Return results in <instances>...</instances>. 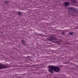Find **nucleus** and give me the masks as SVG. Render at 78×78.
I'll use <instances>...</instances> for the list:
<instances>
[{"label":"nucleus","instance_id":"obj_1","mask_svg":"<svg viewBox=\"0 0 78 78\" xmlns=\"http://www.w3.org/2000/svg\"><path fill=\"white\" fill-rule=\"evenodd\" d=\"M47 67L48 69V71L50 73H54V71L55 72L58 73L59 72L61 69L59 68V66H55V65H49Z\"/></svg>","mask_w":78,"mask_h":78},{"label":"nucleus","instance_id":"obj_2","mask_svg":"<svg viewBox=\"0 0 78 78\" xmlns=\"http://www.w3.org/2000/svg\"><path fill=\"white\" fill-rule=\"evenodd\" d=\"M70 11L71 12V13L73 12H76L77 13L78 12V10L74 7H71L69 8Z\"/></svg>","mask_w":78,"mask_h":78},{"label":"nucleus","instance_id":"obj_3","mask_svg":"<svg viewBox=\"0 0 78 78\" xmlns=\"http://www.w3.org/2000/svg\"><path fill=\"white\" fill-rule=\"evenodd\" d=\"M8 68L7 65L0 63V69H5Z\"/></svg>","mask_w":78,"mask_h":78},{"label":"nucleus","instance_id":"obj_4","mask_svg":"<svg viewBox=\"0 0 78 78\" xmlns=\"http://www.w3.org/2000/svg\"><path fill=\"white\" fill-rule=\"evenodd\" d=\"M70 5V3L68 2H65L62 4L63 6H65V7H67L69 6Z\"/></svg>","mask_w":78,"mask_h":78},{"label":"nucleus","instance_id":"obj_5","mask_svg":"<svg viewBox=\"0 0 78 78\" xmlns=\"http://www.w3.org/2000/svg\"><path fill=\"white\" fill-rule=\"evenodd\" d=\"M70 2L72 3H73V4H76L77 3L76 1V0H71Z\"/></svg>","mask_w":78,"mask_h":78},{"label":"nucleus","instance_id":"obj_6","mask_svg":"<svg viewBox=\"0 0 78 78\" xmlns=\"http://www.w3.org/2000/svg\"><path fill=\"white\" fill-rule=\"evenodd\" d=\"M21 41L22 44H23L24 45H25V44H26V41L25 40L23 39Z\"/></svg>","mask_w":78,"mask_h":78},{"label":"nucleus","instance_id":"obj_7","mask_svg":"<svg viewBox=\"0 0 78 78\" xmlns=\"http://www.w3.org/2000/svg\"><path fill=\"white\" fill-rule=\"evenodd\" d=\"M17 12V14L19 15V16H22V12Z\"/></svg>","mask_w":78,"mask_h":78},{"label":"nucleus","instance_id":"obj_8","mask_svg":"<svg viewBox=\"0 0 78 78\" xmlns=\"http://www.w3.org/2000/svg\"><path fill=\"white\" fill-rule=\"evenodd\" d=\"M69 35H73V34H74V33L73 32H69Z\"/></svg>","mask_w":78,"mask_h":78},{"label":"nucleus","instance_id":"obj_9","mask_svg":"<svg viewBox=\"0 0 78 78\" xmlns=\"http://www.w3.org/2000/svg\"><path fill=\"white\" fill-rule=\"evenodd\" d=\"M8 2H9V1H5V4H8V3H9Z\"/></svg>","mask_w":78,"mask_h":78},{"label":"nucleus","instance_id":"obj_10","mask_svg":"<svg viewBox=\"0 0 78 78\" xmlns=\"http://www.w3.org/2000/svg\"><path fill=\"white\" fill-rule=\"evenodd\" d=\"M53 38H54V37H53V36H51L50 37V38H51V39H52V40H53Z\"/></svg>","mask_w":78,"mask_h":78},{"label":"nucleus","instance_id":"obj_11","mask_svg":"<svg viewBox=\"0 0 78 78\" xmlns=\"http://www.w3.org/2000/svg\"><path fill=\"white\" fill-rule=\"evenodd\" d=\"M53 40H54L55 41H56V40H57V38H56V37H54Z\"/></svg>","mask_w":78,"mask_h":78},{"label":"nucleus","instance_id":"obj_12","mask_svg":"<svg viewBox=\"0 0 78 78\" xmlns=\"http://www.w3.org/2000/svg\"><path fill=\"white\" fill-rule=\"evenodd\" d=\"M53 42H54V43H56V44H58V42L57 41H56V42L53 41Z\"/></svg>","mask_w":78,"mask_h":78},{"label":"nucleus","instance_id":"obj_13","mask_svg":"<svg viewBox=\"0 0 78 78\" xmlns=\"http://www.w3.org/2000/svg\"><path fill=\"white\" fill-rule=\"evenodd\" d=\"M62 34H63L64 35L66 34V33H64V32H62Z\"/></svg>","mask_w":78,"mask_h":78},{"label":"nucleus","instance_id":"obj_14","mask_svg":"<svg viewBox=\"0 0 78 78\" xmlns=\"http://www.w3.org/2000/svg\"><path fill=\"white\" fill-rule=\"evenodd\" d=\"M48 41H51V42L52 41V40L50 39H48Z\"/></svg>","mask_w":78,"mask_h":78},{"label":"nucleus","instance_id":"obj_15","mask_svg":"<svg viewBox=\"0 0 78 78\" xmlns=\"http://www.w3.org/2000/svg\"><path fill=\"white\" fill-rule=\"evenodd\" d=\"M59 31H61V30H59Z\"/></svg>","mask_w":78,"mask_h":78},{"label":"nucleus","instance_id":"obj_16","mask_svg":"<svg viewBox=\"0 0 78 78\" xmlns=\"http://www.w3.org/2000/svg\"><path fill=\"white\" fill-rule=\"evenodd\" d=\"M36 34H37V33H36Z\"/></svg>","mask_w":78,"mask_h":78}]
</instances>
